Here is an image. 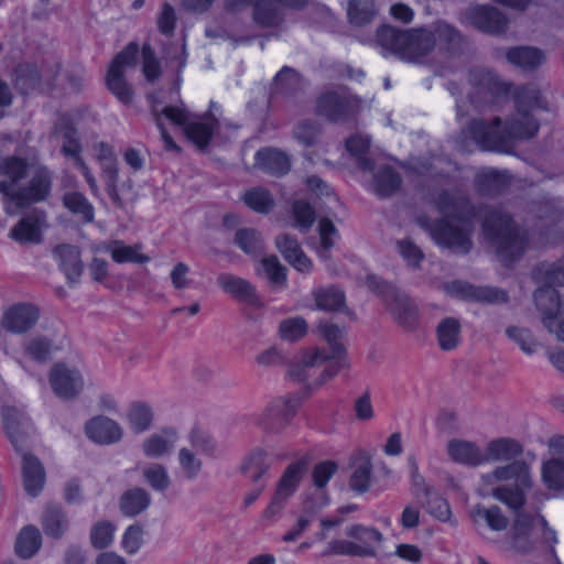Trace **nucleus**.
I'll return each instance as SVG.
<instances>
[{
    "label": "nucleus",
    "instance_id": "603ef678",
    "mask_svg": "<svg viewBox=\"0 0 564 564\" xmlns=\"http://www.w3.org/2000/svg\"><path fill=\"white\" fill-rule=\"evenodd\" d=\"M378 9L375 0H350L348 2V20L356 26L370 23L377 15Z\"/></svg>",
    "mask_w": 564,
    "mask_h": 564
},
{
    "label": "nucleus",
    "instance_id": "c85d7f7f",
    "mask_svg": "<svg viewBox=\"0 0 564 564\" xmlns=\"http://www.w3.org/2000/svg\"><path fill=\"white\" fill-rule=\"evenodd\" d=\"M447 455L453 462L469 467L486 464L484 451L470 441L451 440L447 443Z\"/></svg>",
    "mask_w": 564,
    "mask_h": 564
},
{
    "label": "nucleus",
    "instance_id": "a878e982",
    "mask_svg": "<svg viewBox=\"0 0 564 564\" xmlns=\"http://www.w3.org/2000/svg\"><path fill=\"white\" fill-rule=\"evenodd\" d=\"M85 433L93 442L108 445L119 442L123 430L115 420L98 415L86 423Z\"/></svg>",
    "mask_w": 564,
    "mask_h": 564
},
{
    "label": "nucleus",
    "instance_id": "5701e85b",
    "mask_svg": "<svg viewBox=\"0 0 564 564\" xmlns=\"http://www.w3.org/2000/svg\"><path fill=\"white\" fill-rule=\"evenodd\" d=\"M405 40L402 61L417 63L435 48V39L430 28L408 30Z\"/></svg>",
    "mask_w": 564,
    "mask_h": 564
},
{
    "label": "nucleus",
    "instance_id": "4d7b16f0",
    "mask_svg": "<svg viewBox=\"0 0 564 564\" xmlns=\"http://www.w3.org/2000/svg\"><path fill=\"white\" fill-rule=\"evenodd\" d=\"M128 423L130 429L140 434L148 431L152 425L153 412L152 409L142 402L132 403L128 414Z\"/></svg>",
    "mask_w": 564,
    "mask_h": 564
},
{
    "label": "nucleus",
    "instance_id": "338daca9",
    "mask_svg": "<svg viewBox=\"0 0 564 564\" xmlns=\"http://www.w3.org/2000/svg\"><path fill=\"white\" fill-rule=\"evenodd\" d=\"M261 265L271 284L276 286H285L286 268L281 264L276 256L262 258Z\"/></svg>",
    "mask_w": 564,
    "mask_h": 564
},
{
    "label": "nucleus",
    "instance_id": "423d86ee",
    "mask_svg": "<svg viewBox=\"0 0 564 564\" xmlns=\"http://www.w3.org/2000/svg\"><path fill=\"white\" fill-rule=\"evenodd\" d=\"M366 284L384 302L393 318L406 330L416 327L419 311L415 303L404 293L399 292L392 284L375 274H369Z\"/></svg>",
    "mask_w": 564,
    "mask_h": 564
},
{
    "label": "nucleus",
    "instance_id": "4c0bfd02",
    "mask_svg": "<svg viewBox=\"0 0 564 564\" xmlns=\"http://www.w3.org/2000/svg\"><path fill=\"white\" fill-rule=\"evenodd\" d=\"M141 245L127 246L121 240H112L104 243L100 250L110 253L112 260L117 263H147L150 258L145 254L139 253Z\"/></svg>",
    "mask_w": 564,
    "mask_h": 564
},
{
    "label": "nucleus",
    "instance_id": "72a5a7b5",
    "mask_svg": "<svg viewBox=\"0 0 564 564\" xmlns=\"http://www.w3.org/2000/svg\"><path fill=\"white\" fill-rule=\"evenodd\" d=\"M254 165L263 172L274 176L285 175L291 167L289 156L285 153L271 148H264L257 151L254 155Z\"/></svg>",
    "mask_w": 564,
    "mask_h": 564
},
{
    "label": "nucleus",
    "instance_id": "f704fd0d",
    "mask_svg": "<svg viewBox=\"0 0 564 564\" xmlns=\"http://www.w3.org/2000/svg\"><path fill=\"white\" fill-rule=\"evenodd\" d=\"M486 463L518 460L523 446L514 438L499 437L490 441L484 451Z\"/></svg>",
    "mask_w": 564,
    "mask_h": 564
},
{
    "label": "nucleus",
    "instance_id": "09e8293b",
    "mask_svg": "<svg viewBox=\"0 0 564 564\" xmlns=\"http://www.w3.org/2000/svg\"><path fill=\"white\" fill-rule=\"evenodd\" d=\"M42 536L34 525L24 527L15 541V553L22 558H31L41 547Z\"/></svg>",
    "mask_w": 564,
    "mask_h": 564
},
{
    "label": "nucleus",
    "instance_id": "69168bd1",
    "mask_svg": "<svg viewBox=\"0 0 564 564\" xmlns=\"http://www.w3.org/2000/svg\"><path fill=\"white\" fill-rule=\"evenodd\" d=\"M306 332L307 323L301 316L283 319L279 326L281 338L289 341H294L302 338Z\"/></svg>",
    "mask_w": 564,
    "mask_h": 564
},
{
    "label": "nucleus",
    "instance_id": "6e6552de",
    "mask_svg": "<svg viewBox=\"0 0 564 564\" xmlns=\"http://www.w3.org/2000/svg\"><path fill=\"white\" fill-rule=\"evenodd\" d=\"M346 535L354 541L334 540L329 542L328 547L332 553L357 557H376L383 541V535L378 529L362 524L347 527Z\"/></svg>",
    "mask_w": 564,
    "mask_h": 564
},
{
    "label": "nucleus",
    "instance_id": "7c9ffc66",
    "mask_svg": "<svg viewBox=\"0 0 564 564\" xmlns=\"http://www.w3.org/2000/svg\"><path fill=\"white\" fill-rule=\"evenodd\" d=\"M327 359L328 357L326 356L325 349L315 348L311 351L305 352L300 362L290 366L289 376L290 378L296 381L307 382V384L311 386V382H308L312 377L311 370L314 369L315 367L325 366ZM319 380L321 377L313 381L312 384L315 387H319Z\"/></svg>",
    "mask_w": 564,
    "mask_h": 564
},
{
    "label": "nucleus",
    "instance_id": "9b49d317",
    "mask_svg": "<svg viewBox=\"0 0 564 564\" xmlns=\"http://www.w3.org/2000/svg\"><path fill=\"white\" fill-rule=\"evenodd\" d=\"M138 52L139 47L135 43L128 44L124 50L116 55L108 68L107 87L124 105H130L133 99V89L126 80L124 72L128 67L134 66Z\"/></svg>",
    "mask_w": 564,
    "mask_h": 564
},
{
    "label": "nucleus",
    "instance_id": "37998d69",
    "mask_svg": "<svg viewBox=\"0 0 564 564\" xmlns=\"http://www.w3.org/2000/svg\"><path fill=\"white\" fill-rule=\"evenodd\" d=\"M99 161L106 180V189L113 202L118 200L117 182L119 177L117 162L113 158L111 149L101 143L99 152Z\"/></svg>",
    "mask_w": 564,
    "mask_h": 564
},
{
    "label": "nucleus",
    "instance_id": "5fc2aeb1",
    "mask_svg": "<svg viewBox=\"0 0 564 564\" xmlns=\"http://www.w3.org/2000/svg\"><path fill=\"white\" fill-rule=\"evenodd\" d=\"M370 147V139L366 135L355 134L346 140L347 151L356 158L358 167L364 172H372L375 162L366 155Z\"/></svg>",
    "mask_w": 564,
    "mask_h": 564
},
{
    "label": "nucleus",
    "instance_id": "052dcab7",
    "mask_svg": "<svg viewBox=\"0 0 564 564\" xmlns=\"http://www.w3.org/2000/svg\"><path fill=\"white\" fill-rule=\"evenodd\" d=\"M245 204L260 214H268L274 206V199L270 192L263 187H254L243 195Z\"/></svg>",
    "mask_w": 564,
    "mask_h": 564
},
{
    "label": "nucleus",
    "instance_id": "6e6d98bb",
    "mask_svg": "<svg viewBox=\"0 0 564 564\" xmlns=\"http://www.w3.org/2000/svg\"><path fill=\"white\" fill-rule=\"evenodd\" d=\"M29 173V163L21 158L9 156L0 162V174L6 178L0 183H11L12 188H17L15 185L26 177Z\"/></svg>",
    "mask_w": 564,
    "mask_h": 564
},
{
    "label": "nucleus",
    "instance_id": "20e7f679",
    "mask_svg": "<svg viewBox=\"0 0 564 564\" xmlns=\"http://www.w3.org/2000/svg\"><path fill=\"white\" fill-rule=\"evenodd\" d=\"M481 482L488 495L518 512L527 502L525 491L532 487V475L525 462L513 460L484 474Z\"/></svg>",
    "mask_w": 564,
    "mask_h": 564
},
{
    "label": "nucleus",
    "instance_id": "864d4df0",
    "mask_svg": "<svg viewBox=\"0 0 564 564\" xmlns=\"http://www.w3.org/2000/svg\"><path fill=\"white\" fill-rule=\"evenodd\" d=\"M63 205L85 223H93L95 208L86 196L79 192H67L63 195Z\"/></svg>",
    "mask_w": 564,
    "mask_h": 564
},
{
    "label": "nucleus",
    "instance_id": "6ab92c4d",
    "mask_svg": "<svg viewBox=\"0 0 564 564\" xmlns=\"http://www.w3.org/2000/svg\"><path fill=\"white\" fill-rule=\"evenodd\" d=\"M48 379L54 393L64 400L76 398L84 387L80 372L61 362L52 367Z\"/></svg>",
    "mask_w": 564,
    "mask_h": 564
},
{
    "label": "nucleus",
    "instance_id": "f8f14e48",
    "mask_svg": "<svg viewBox=\"0 0 564 564\" xmlns=\"http://www.w3.org/2000/svg\"><path fill=\"white\" fill-rule=\"evenodd\" d=\"M360 100L347 91H325L315 102V112L329 122H344L359 111Z\"/></svg>",
    "mask_w": 564,
    "mask_h": 564
},
{
    "label": "nucleus",
    "instance_id": "1a4fd4ad",
    "mask_svg": "<svg viewBox=\"0 0 564 564\" xmlns=\"http://www.w3.org/2000/svg\"><path fill=\"white\" fill-rule=\"evenodd\" d=\"M468 99L476 107L494 106L508 97L510 84L502 82L492 70L473 68L468 73Z\"/></svg>",
    "mask_w": 564,
    "mask_h": 564
},
{
    "label": "nucleus",
    "instance_id": "3c124183",
    "mask_svg": "<svg viewBox=\"0 0 564 564\" xmlns=\"http://www.w3.org/2000/svg\"><path fill=\"white\" fill-rule=\"evenodd\" d=\"M507 176L498 171L488 170L475 177V188L481 195H496L507 186Z\"/></svg>",
    "mask_w": 564,
    "mask_h": 564
},
{
    "label": "nucleus",
    "instance_id": "4468645a",
    "mask_svg": "<svg viewBox=\"0 0 564 564\" xmlns=\"http://www.w3.org/2000/svg\"><path fill=\"white\" fill-rule=\"evenodd\" d=\"M308 467V459L306 457H302L295 463L290 464L284 470L274 496L270 505L263 511V517L267 519H271L280 513V511L284 508L286 501L294 495L297 489V486L306 473Z\"/></svg>",
    "mask_w": 564,
    "mask_h": 564
},
{
    "label": "nucleus",
    "instance_id": "49530a36",
    "mask_svg": "<svg viewBox=\"0 0 564 564\" xmlns=\"http://www.w3.org/2000/svg\"><path fill=\"white\" fill-rule=\"evenodd\" d=\"M151 503V496L143 488H133L126 491L120 499V510L127 517H134L143 512Z\"/></svg>",
    "mask_w": 564,
    "mask_h": 564
},
{
    "label": "nucleus",
    "instance_id": "f257e3e1",
    "mask_svg": "<svg viewBox=\"0 0 564 564\" xmlns=\"http://www.w3.org/2000/svg\"><path fill=\"white\" fill-rule=\"evenodd\" d=\"M514 112L503 122L500 117L492 120L473 119L463 133L471 138L482 151L510 153L516 142L530 140L538 134L540 123L533 112L547 110V102L533 84L518 87L513 93Z\"/></svg>",
    "mask_w": 564,
    "mask_h": 564
},
{
    "label": "nucleus",
    "instance_id": "4be33fe9",
    "mask_svg": "<svg viewBox=\"0 0 564 564\" xmlns=\"http://www.w3.org/2000/svg\"><path fill=\"white\" fill-rule=\"evenodd\" d=\"M52 253L67 282L69 284L78 283L84 272L80 249L77 246L62 243L56 246Z\"/></svg>",
    "mask_w": 564,
    "mask_h": 564
},
{
    "label": "nucleus",
    "instance_id": "680f3d73",
    "mask_svg": "<svg viewBox=\"0 0 564 564\" xmlns=\"http://www.w3.org/2000/svg\"><path fill=\"white\" fill-rule=\"evenodd\" d=\"M142 476L145 482L159 492L165 491L171 485L169 471L162 464L153 463L145 466L142 469Z\"/></svg>",
    "mask_w": 564,
    "mask_h": 564
},
{
    "label": "nucleus",
    "instance_id": "dca6fc26",
    "mask_svg": "<svg viewBox=\"0 0 564 564\" xmlns=\"http://www.w3.org/2000/svg\"><path fill=\"white\" fill-rule=\"evenodd\" d=\"M300 404L301 400L295 395L274 399L257 420V424L269 432H281L294 417Z\"/></svg>",
    "mask_w": 564,
    "mask_h": 564
},
{
    "label": "nucleus",
    "instance_id": "e2e57ef3",
    "mask_svg": "<svg viewBox=\"0 0 564 564\" xmlns=\"http://www.w3.org/2000/svg\"><path fill=\"white\" fill-rule=\"evenodd\" d=\"M322 133V127L314 120L300 121L294 130V139L305 148H311L317 144Z\"/></svg>",
    "mask_w": 564,
    "mask_h": 564
},
{
    "label": "nucleus",
    "instance_id": "e433bc0d",
    "mask_svg": "<svg viewBox=\"0 0 564 564\" xmlns=\"http://www.w3.org/2000/svg\"><path fill=\"white\" fill-rule=\"evenodd\" d=\"M470 517L477 527L486 525L492 531H503L509 525V519L498 506L487 508L477 505L471 509Z\"/></svg>",
    "mask_w": 564,
    "mask_h": 564
},
{
    "label": "nucleus",
    "instance_id": "aec40b11",
    "mask_svg": "<svg viewBox=\"0 0 564 564\" xmlns=\"http://www.w3.org/2000/svg\"><path fill=\"white\" fill-rule=\"evenodd\" d=\"M466 19L478 30L500 34L506 31L508 19L498 9L490 6H474L466 10Z\"/></svg>",
    "mask_w": 564,
    "mask_h": 564
},
{
    "label": "nucleus",
    "instance_id": "c756f323",
    "mask_svg": "<svg viewBox=\"0 0 564 564\" xmlns=\"http://www.w3.org/2000/svg\"><path fill=\"white\" fill-rule=\"evenodd\" d=\"M275 247L283 258L297 271L310 272L312 262L302 250L297 239L289 234L275 238Z\"/></svg>",
    "mask_w": 564,
    "mask_h": 564
},
{
    "label": "nucleus",
    "instance_id": "0eeeda50",
    "mask_svg": "<svg viewBox=\"0 0 564 564\" xmlns=\"http://www.w3.org/2000/svg\"><path fill=\"white\" fill-rule=\"evenodd\" d=\"M541 536L550 549L557 543L556 532L551 529L541 514H529L518 511L511 528L512 546L520 553L535 550V539Z\"/></svg>",
    "mask_w": 564,
    "mask_h": 564
},
{
    "label": "nucleus",
    "instance_id": "2eb2a0df",
    "mask_svg": "<svg viewBox=\"0 0 564 564\" xmlns=\"http://www.w3.org/2000/svg\"><path fill=\"white\" fill-rule=\"evenodd\" d=\"M318 328L330 349L329 352H326L328 359L325 362V368L322 371L321 380L318 381V384H323L349 365L346 360V349L340 343L343 338V330L337 325L329 323H321Z\"/></svg>",
    "mask_w": 564,
    "mask_h": 564
},
{
    "label": "nucleus",
    "instance_id": "58836bf2",
    "mask_svg": "<svg viewBox=\"0 0 564 564\" xmlns=\"http://www.w3.org/2000/svg\"><path fill=\"white\" fill-rule=\"evenodd\" d=\"M317 310L338 312L345 307L346 296L341 289L335 285L319 286L312 292Z\"/></svg>",
    "mask_w": 564,
    "mask_h": 564
},
{
    "label": "nucleus",
    "instance_id": "473e14b6",
    "mask_svg": "<svg viewBox=\"0 0 564 564\" xmlns=\"http://www.w3.org/2000/svg\"><path fill=\"white\" fill-rule=\"evenodd\" d=\"M22 474L25 491L32 497L39 496L45 482V470L39 458L30 453H23Z\"/></svg>",
    "mask_w": 564,
    "mask_h": 564
},
{
    "label": "nucleus",
    "instance_id": "ddd939ff",
    "mask_svg": "<svg viewBox=\"0 0 564 564\" xmlns=\"http://www.w3.org/2000/svg\"><path fill=\"white\" fill-rule=\"evenodd\" d=\"M162 113L174 124L184 127L187 138L199 149H204L209 144L214 130L218 126L217 119L210 112L205 115L209 122H191L189 115L184 107L166 106L162 108Z\"/></svg>",
    "mask_w": 564,
    "mask_h": 564
},
{
    "label": "nucleus",
    "instance_id": "412c9836",
    "mask_svg": "<svg viewBox=\"0 0 564 564\" xmlns=\"http://www.w3.org/2000/svg\"><path fill=\"white\" fill-rule=\"evenodd\" d=\"M553 457L542 466V480L552 490L564 489V436L550 440Z\"/></svg>",
    "mask_w": 564,
    "mask_h": 564
},
{
    "label": "nucleus",
    "instance_id": "cd10ccee",
    "mask_svg": "<svg viewBox=\"0 0 564 564\" xmlns=\"http://www.w3.org/2000/svg\"><path fill=\"white\" fill-rule=\"evenodd\" d=\"M178 440V433L173 427H164L151 434L142 442L143 454L153 459L169 455Z\"/></svg>",
    "mask_w": 564,
    "mask_h": 564
},
{
    "label": "nucleus",
    "instance_id": "774afa93",
    "mask_svg": "<svg viewBox=\"0 0 564 564\" xmlns=\"http://www.w3.org/2000/svg\"><path fill=\"white\" fill-rule=\"evenodd\" d=\"M178 464L183 476L188 480L195 479L199 475L203 466L202 460L187 447L180 449Z\"/></svg>",
    "mask_w": 564,
    "mask_h": 564
},
{
    "label": "nucleus",
    "instance_id": "a19ab883",
    "mask_svg": "<svg viewBox=\"0 0 564 564\" xmlns=\"http://www.w3.org/2000/svg\"><path fill=\"white\" fill-rule=\"evenodd\" d=\"M10 238L19 243H40L41 225L36 216L21 218L10 230Z\"/></svg>",
    "mask_w": 564,
    "mask_h": 564
},
{
    "label": "nucleus",
    "instance_id": "79ce46f5",
    "mask_svg": "<svg viewBox=\"0 0 564 564\" xmlns=\"http://www.w3.org/2000/svg\"><path fill=\"white\" fill-rule=\"evenodd\" d=\"M302 86L299 72L290 66H283L274 76L271 85V95L292 96Z\"/></svg>",
    "mask_w": 564,
    "mask_h": 564
},
{
    "label": "nucleus",
    "instance_id": "f3484780",
    "mask_svg": "<svg viewBox=\"0 0 564 564\" xmlns=\"http://www.w3.org/2000/svg\"><path fill=\"white\" fill-rule=\"evenodd\" d=\"M447 295L465 300L481 302L488 304H500L508 301L506 291L495 286H476L468 282L454 280L443 285Z\"/></svg>",
    "mask_w": 564,
    "mask_h": 564
},
{
    "label": "nucleus",
    "instance_id": "a211bd4d",
    "mask_svg": "<svg viewBox=\"0 0 564 564\" xmlns=\"http://www.w3.org/2000/svg\"><path fill=\"white\" fill-rule=\"evenodd\" d=\"M253 7V21L262 28L279 26L284 21V12L273 0H225L227 12L236 13L243 8Z\"/></svg>",
    "mask_w": 564,
    "mask_h": 564
},
{
    "label": "nucleus",
    "instance_id": "bb28decb",
    "mask_svg": "<svg viewBox=\"0 0 564 564\" xmlns=\"http://www.w3.org/2000/svg\"><path fill=\"white\" fill-rule=\"evenodd\" d=\"M430 31L435 39V48L437 47L441 52L457 55L466 45L463 34L447 22L437 21L430 28Z\"/></svg>",
    "mask_w": 564,
    "mask_h": 564
},
{
    "label": "nucleus",
    "instance_id": "c03bdc74",
    "mask_svg": "<svg viewBox=\"0 0 564 564\" xmlns=\"http://www.w3.org/2000/svg\"><path fill=\"white\" fill-rule=\"evenodd\" d=\"M270 457L261 448L252 451L243 460L241 470L252 482H260L262 476L270 468Z\"/></svg>",
    "mask_w": 564,
    "mask_h": 564
},
{
    "label": "nucleus",
    "instance_id": "b1692460",
    "mask_svg": "<svg viewBox=\"0 0 564 564\" xmlns=\"http://www.w3.org/2000/svg\"><path fill=\"white\" fill-rule=\"evenodd\" d=\"M219 288L227 294L252 306H261L254 285L248 280L231 273H220L217 276Z\"/></svg>",
    "mask_w": 564,
    "mask_h": 564
},
{
    "label": "nucleus",
    "instance_id": "2f4dec72",
    "mask_svg": "<svg viewBox=\"0 0 564 564\" xmlns=\"http://www.w3.org/2000/svg\"><path fill=\"white\" fill-rule=\"evenodd\" d=\"M372 172L371 189L378 197L388 198L401 188L402 177L393 166L383 164Z\"/></svg>",
    "mask_w": 564,
    "mask_h": 564
},
{
    "label": "nucleus",
    "instance_id": "a18cd8bd",
    "mask_svg": "<svg viewBox=\"0 0 564 564\" xmlns=\"http://www.w3.org/2000/svg\"><path fill=\"white\" fill-rule=\"evenodd\" d=\"M234 242L247 256L259 258L264 253L262 235L253 228H242L236 231Z\"/></svg>",
    "mask_w": 564,
    "mask_h": 564
},
{
    "label": "nucleus",
    "instance_id": "bf43d9fd",
    "mask_svg": "<svg viewBox=\"0 0 564 564\" xmlns=\"http://www.w3.org/2000/svg\"><path fill=\"white\" fill-rule=\"evenodd\" d=\"M14 74L15 87L23 95H28L40 85L41 75L36 66L29 64L19 65L15 67Z\"/></svg>",
    "mask_w": 564,
    "mask_h": 564
},
{
    "label": "nucleus",
    "instance_id": "f03ea898",
    "mask_svg": "<svg viewBox=\"0 0 564 564\" xmlns=\"http://www.w3.org/2000/svg\"><path fill=\"white\" fill-rule=\"evenodd\" d=\"M435 205L443 216L458 220L460 226H455L446 219L440 220L432 228L433 239L456 252L468 253L473 248L470 237L476 217V207L469 197L459 189H444L437 195Z\"/></svg>",
    "mask_w": 564,
    "mask_h": 564
},
{
    "label": "nucleus",
    "instance_id": "39448f33",
    "mask_svg": "<svg viewBox=\"0 0 564 564\" xmlns=\"http://www.w3.org/2000/svg\"><path fill=\"white\" fill-rule=\"evenodd\" d=\"M482 231L506 264L519 259L529 243L528 231L516 225L512 217L499 207L486 208Z\"/></svg>",
    "mask_w": 564,
    "mask_h": 564
},
{
    "label": "nucleus",
    "instance_id": "13d9d810",
    "mask_svg": "<svg viewBox=\"0 0 564 564\" xmlns=\"http://www.w3.org/2000/svg\"><path fill=\"white\" fill-rule=\"evenodd\" d=\"M15 414L14 409L4 410L2 413L3 423L12 445L18 452H22L26 441V432L24 431V423L15 420Z\"/></svg>",
    "mask_w": 564,
    "mask_h": 564
},
{
    "label": "nucleus",
    "instance_id": "0e129e2a",
    "mask_svg": "<svg viewBox=\"0 0 564 564\" xmlns=\"http://www.w3.org/2000/svg\"><path fill=\"white\" fill-rule=\"evenodd\" d=\"M54 349L51 339L44 336L33 337L24 345L26 355L37 362H45L51 359Z\"/></svg>",
    "mask_w": 564,
    "mask_h": 564
},
{
    "label": "nucleus",
    "instance_id": "8fccbe9b",
    "mask_svg": "<svg viewBox=\"0 0 564 564\" xmlns=\"http://www.w3.org/2000/svg\"><path fill=\"white\" fill-rule=\"evenodd\" d=\"M42 525L46 535L59 539L67 530L68 521L59 506H48L42 517Z\"/></svg>",
    "mask_w": 564,
    "mask_h": 564
},
{
    "label": "nucleus",
    "instance_id": "9d476101",
    "mask_svg": "<svg viewBox=\"0 0 564 564\" xmlns=\"http://www.w3.org/2000/svg\"><path fill=\"white\" fill-rule=\"evenodd\" d=\"M52 189V175L45 166L36 167L28 184L12 188L11 183H0V193L17 206L23 207L45 200Z\"/></svg>",
    "mask_w": 564,
    "mask_h": 564
},
{
    "label": "nucleus",
    "instance_id": "393cba45",
    "mask_svg": "<svg viewBox=\"0 0 564 564\" xmlns=\"http://www.w3.org/2000/svg\"><path fill=\"white\" fill-rule=\"evenodd\" d=\"M39 319V311L31 304H15L2 317V326L8 332L22 334L31 329Z\"/></svg>",
    "mask_w": 564,
    "mask_h": 564
},
{
    "label": "nucleus",
    "instance_id": "c9c22d12",
    "mask_svg": "<svg viewBox=\"0 0 564 564\" xmlns=\"http://www.w3.org/2000/svg\"><path fill=\"white\" fill-rule=\"evenodd\" d=\"M506 57L510 64L527 72L535 70L546 61L545 53L534 46L511 47Z\"/></svg>",
    "mask_w": 564,
    "mask_h": 564
},
{
    "label": "nucleus",
    "instance_id": "ea45409f",
    "mask_svg": "<svg viewBox=\"0 0 564 564\" xmlns=\"http://www.w3.org/2000/svg\"><path fill=\"white\" fill-rule=\"evenodd\" d=\"M408 30H401L391 25H382L377 30L376 42L382 48L393 53L400 59L403 58Z\"/></svg>",
    "mask_w": 564,
    "mask_h": 564
},
{
    "label": "nucleus",
    "instance_id": "7ed1b4c3",
    "mask_svg": "<svg viewBox=\"0 0 564 564\" xmlns=\"http://www.w3.org/2000/svg\"><path fill=\"white\" fill-rule=\"evenodd\" d=\"M533 278L544 285L534 292L536 308L542 314L544 327L564 341V318L562 317V303L555 285H564V257L553 263H540L533 270Z\"/></svg>",
    "mask_w": 564,
    "mask_h": 564
},
{
    "label": "nucleus",
    "instance_id": "de8ad7c7",
    "mask_svg": "<svg viewBox=\"0 0 564 564\" xmlns=\"http://www.w3.org/2000/svg\"><path fill=\"white\" fill-rule=\"evenodd\" d=\"M462 325L455 317L443 318L436 328L437 341L442 350L455 349L460 340Z\"/></svg>",
    "mask_w": 564,
    "mask_h": 564
}]
</instances>
